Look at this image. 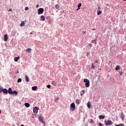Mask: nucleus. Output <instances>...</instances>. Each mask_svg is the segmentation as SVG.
<instances>
[{
    "label": "nucleus",
    "instance_id": "f257e3e1",
    "mask_svg": "<svg viewBox=\"0 0 126 126\" xmlns=\"http://www.w3.org/2000/svg\"><path fill=\"white\" fill-rule=\"evenodd\" d=\"M84 82L85 83L86 87L88 88L89 86H90V81H89V80L85 78L84 79Z\"/></svg>",
    "mask_w": 126,
    "mask_h": 126
},
{
    "label": "nucleus",
    "instance_id": "f03ea898",
    "mask_svg": "<svg viewBox=\"0 0 126 126\" xmlns=\"http://www.w3.org/2000/svg\"><path fill=\"white\" fill-rule=\"evenodd\" d=\"M104 124L106 126L112 125H113V122L111 120H106L104 121Z\"/></svg>",
    "mask_w": 126,
    "mask_h": 126
},
{
    "label": "nucleus",
    "instance_id": "7ed1b4c3",
    "mask_svg": "<svg viewBox=\"0 0 126 126\" xmlns=\"http://www.w3.org/2000/svg\"><path fill=\"white\" fill-rule=\"evenodd\" d=\"M38 11V14H42V13L44 12V8H40L37 10Z\"/></svg>",
    "mask_w": 126,
    "mask_h": 126
},
{
    "label": "nucleus",
    "instance_id": "20e7f679",
    "mask_svg": "<svg viewBox=\"0 0 126 126\" xmlns=\"http://www.w3.org/2000/svg\"><path fill=\"white\" fill-rule=\"evenodd\" d=\"M75 109V104H74V103H72L71 105H70V109L72 111L74 110Z\"/></svg>",
    "mask_w": 126,
    "mask_h": 126
},
{
    "label": "nucleus",
    "instance_id": "39448f33",
    "mask_svg": "<svg viewBox=\"0 0 126 126\" xmlns=\"http://www.w3.org/2000/svg\"><path fill=\"white\" fill-rule=\"evenodd\" d=\"M38 110L39 107L35 106L34 108H33V113H34L35 114H37Z\"/></svg>",
    "mask_w": 126,
    "mask_h": 126
},
{
    "label": "nucleus",
    "instance_id": "423d86ee",
    "mask_svg": "<svg viewBox=\"0 0 126 126\" xmlns=\"http://www.w3.org/2000/svg\"><path fill=\"white\" fill-rule=\"evenodd\" d=\"M3 93L4 94H7V93H8V92L7 91V89H3Z\"/></svg>",
    "mask_w": 126,
    "mask_h": 126
},
{
    "label": "nucleus",
    "instance_id": "0eeeda50",
    "mask_svg": "<svg viewBox=\"0 0 126 126\" xmlns=\"http://www.w3.org/2000/svg\"><path fill=\"white\" fill-rule=\"evenodd\" d=\"M38 120H39V121H40V122H42V123H43V124H45V122H44V121H43V118H42V117L39 116V117H38Z\"/></svg>",
    "mask_w": 126,
    "mask_h": 126
},
{
    "label": "nucleus",
    "instance_id": "6e6552de",
    "mask_svg": "<svg viewBox=\"0 0 126 126\" xmlns=\"http://www.w3.org/2000/svg\"><path fill=\"white\" fill-rule=\"evenodd\" d=\"M8 93L9 94H12V90L11 89V88H9L8 90Z\"/></svg>",
    "mask_w": 126,
    "mask_h": 126
},
{
    "label": "nucleus",
    "instance_id": "1a4fd4ad",
    "mask_svg": "<svg viewBox=\"0 0 126 126\" xmlns=\"http://www.w3.org/2000/svg\"><path fill=\"white\" fill-rule=\"evenodd\" d=\"M8 39V38L7 37V34H5L4 36V41H5V42H6Z\"/></svg>",
    "mask_w": 126,
    "mask_h": 126
},
{
    "label": "nucleus",
    "instance_id": "9d476101",
    "mask_svg": "<svg viewBox=\"0 0 126 126\" xmlns=\"http://www.w3.org/2000/svg\"><path fill=\"white\" fill-rule=\"evenodd\" d=\"M87 106L88 107V108H89V109H90V108L91 107V103H90V102H88L87 103Z\"/></svg>",
    "mask_w": 126,
    "mask_h": 126
},
{
    "label": "nucleus",
    "instance_id": "9b49d317",
    "mask_svg": "<svg viewBox=\"0 0 126 126\" xmlns=\"http://www.w3.org/2000/svg\"><path fill=\"white\" fill-rule=\"evenodd\" d=\"M24 25H25V23H24V21H22L20 25V26H21V27H23Z\"/></svg>",
    "mask_w": 126,
    "mask_h": 126
},
{
    "label": "nucleus",
    "instance_id": "f8f14e48",
    "mask_svg": "<svg viewBox=\"0 0 126 126\" xmlns=\"http://www.w3.org/2000/svg\"><path fill=\"white\" fill-rule=\"evenodd\" d=\"M121 118L122 121H124V119H125V115H124V113H121Z\"/></svg>",
    "mask_w": 126,
    "mask_h": 126
},
{
    "label": "nucleus",
    "instance_id": "ddd939ff",
    "mask_svg": "<svg viewBox=\"0 0 126 126\" xmlns=\"http://www.w3.org/2000/svg\"><path fill=\"white\" fill-rule=\"evenodd\" d=\"M32 90H33V91H36V90H37V87L36 86L32 87Z\"/></svg>",
    "mask_w": 126,
    "mask_h": 126
},
{
    "label": "nucleus",
    "instance_id": "4468645a",
    "mask_svg": "<svg viewBox=\"0 0 126 126\" xmlns=\"http://www.w3.org/2000/svg\"><path fill=\"white\" fill-rule=\"evenodd\" d=\"M120 68L121 67L120 66V65H117L115 67V70H119V69H120Z\"/></svg>",
    "mask_w": 126,
    "mask_h": 126
},
{
    "label": "nucleus",
    "instance_id": "2eb2a0df",
    "mask_svg": "<svg viewBox=\"0 0 126 126\" xmlns=\"http://www.w3.org/2000/svg\"><path fill=\"white\" fill-rule=\"evenodd\" d=\"M25 78H26V81L27 82H29V77H28V76H26Z\"/></svg>",
    "mask_w": 126,
    "mask_h": 126
},
{
    "label": "nucleus",
    "instance_id": "dca6fc26",
    "mask_svg": "<svg viewBox=\"0 0 126 126\" xmlns=\"http://www.w3.org/2000/svg\"><path fill=\"white\" fill-rule=\"evenodd\" d=\"M76 104H77V105H79V104H80V101L79 100V99H77L76 100Z\"/></svg>",
    "mask_w": 126,
    "mask_h": 126
},
{
    "label": "nucleus",
    "instance_id": "f3484780",
    "mask_svg": "<svg viewBox=\"0 0 126 126\" xmlns=\"http://www.w3.org/2000/svg\"><path fill=\"white\" fill-rule=\"evenodd\" d=\"M40 19L41 20H42V21H45V16H41L40 17Z\"/></svg>",
    "mask_w": 126,
    "mask_h": 126
},
{
    "label": "nucleus",
    "instance_id": "a211bd4d",
    "mask_svg": "<svg viewBox=\"0 0 126 126\" xmlns=\"http://www.w3.org/2000/svg\"><path fill=\"white\" fill-rule=\"evenodd\" d=\"M25 107H27V108H29L30 107V104L28 103H26L25 104Z\"/></svg>",
    "mask_w": 126,
    "mask_h": 126
},
{
    "label": "nucleus",
    "instance_id": "6ab92c4d",
    "mask_svg": "<svg viewBox=\"0 0 126 126\" xmlns=\"http://www.w3.org/2000/svg\"><path fill=\"white\" fill-rule=\"evenodd\" d=\"M26 51L27 53H31V49L30 48L27 49Z\"/></svg>",
    "mask_w": 126,
    "mask_h": 126
},
{
    "label": "nucleus",
    "instance_id": "aec40b11",
    "mask_svg": "<svg viewBox=\"0 0 126 126\" xmlns=\"http://www.w3.org/2000/svg\"><path fill=\"white\" fill-rule=\"evenodd\" d=\"M52 85H54V86H56L57 85V82L55 81H53L52 82Z\"/></svg>",
    "mask_w": 126,
    "mask_h": 126
},
{
    "label": "nucleus",
    "instance_id": "412c9836",
    "mask_svg": "<svg viewBox=\"0 0 126 126\" xmlns=\"http://www.w3.org/2000/svg\"><path fill=\"white\" fill-rule=\"evenodd\" d=\"M12 94H15V95L16 96V95H17V94H18L17 91H13L12 92Z\"/></svg>",
    "mask_w": 126,
    "mask_h": 126
},
{
    "label": "nucleus",
    "instance_id": "4be33fe9",
    "mask_svg": "<svg viewBox=\"0 0 126 126\" xmlns=\"http://www.w3.org/2000/svg\"><path fill=\"white\" fill-rule=\"evenodd\" d=\"M99 119H102V120H104L105 119V116L100 115Z\"/></svg>",
    "mask_w": 126,
    "mask_h": 126
},
{
    "label": "nucleus",
    "instance_id": "5701e85b",
    "mask_svg": "<svg viewBox=\"0 0 126 126\" xmlns=\"http://www.w3.org/2000/svg\"><path fill=\"white\" fill-rule=\"evenodd\" d=\"M14 60L15 62H18V60H19V57H16L14 58Z\"/></svg>",
    "mask_w": 126,
    "mask_h": 126
},
{
    "label": "nucleus",
    "instance_id": "b1692460",
    "mask_svg": "<svg viewBox=\"0 0 126 126\" xmlns=\"http://www.w3.org/2000/svg\"><path fill=\"white\" fill-rule=\"evenodd\" d=\"M3 92V88L2 87L0 88V93H1Z\"/></svg>",
    "mask_w": 126,
    "mask_h": 126
},
{
    "label": "nucleus",
    "instance_id": "393cba45",
    "mask_svg": "<svg viewBox=\"0 0 126 126\" xmlns=\"http://www.w3.org/2000/svg\"><path fill=\"white\" fill-rule=\"evenodd\" d=\"M21 81H22V79H21V78H19L17 80V82L19 83V82H21Z\"/></svg>",
    "mask_w": 126,
    "mask_h": 126
},
{
    "label": "nucleus",
    "instance_id": "a878e982",
    "mask_svg": "<svg viewBox=\"0 0 126 126\" xmlns=\"http://www.w3.org/2000/svg\"><path fill=\"white\" fill-rule=\"evenodd\" d=\"M101 13H102V11L99 10V11L97 12V15H100V14H101Z\"/></svg>",
    "mask_w": 126,
    "mask_h": 126
},
{
    "label": "nucleus",
    "instance_id": "bb28decb",
    "mask_svg": "<svg viewBox=\"0 0 126 126\" xmlns=\"http://www.w3.org/2000/svg\"><path fill=\"white\" fill-rule=\"evenodd\" d=\"M115 126H125L124 125H123V124H121L120 125H115Z\"/></svg>",
    "mask_w": 126,
    "mask_h": 126
},
{
    "label": "nucleus",
    "instance_id": "cd10ccee",
    "mask_svg": "<svg viewBox=\"0 0 126 126\" xmlns=\"http://www.w3.org/2000/svg\"><path fill=\"white\" fill-rule=\"evenodd\" d=\"M60 100V98L59 97L57 98H55V101H59Z\"/></svg>",
    "mask_w": 126,
    "mask_h": 126
},
{
    "label": "nucleus",
    "instance_id": "c85d7f7f",
    "mask_svg": "<svg viewBox=\"0 0 126 126\" xmlns=\"http://www.w3.org/2000/svg\"><path fill=\"white\" fill-rule=\"evenodd\" d=\"M78 8H80V7H81V3H79L78 5Z\"/></svg>",
    "mask_w": 126,
    "mask_h": 126
},
{
    "label": "nucleus",
    "instance_id": "c756f323",
    "mask_svg": "<svg viewBox=\"0 0 126 126\" xmlns=\"http://www.w3.org/2000/svg\"><path fill=\"white\" fill-rule=\"evenodd\" d=\"M91 66L92 68H94V64H93V63L91 64Z\"/></svg>",
    "mask_w": 126,
    "mask_h": 126
},
{
    "label": "nucleus",
    "instance_id": "7c9ffc66",
    "mask_svg": "<svg viewBox=\"0 0 126 126\" xmlns=\"http://www.w3.org/2000/svg\"><path fill=\"white\" fill-rule=\"evenodd\" d=\"M47 88H51V85H47Z\"/></svg>",
    "mask_w": 126,
    "mask_h": 126
},
{
    "label": "nucleus",
    "instance_id": "2f4dec72",
    "mask_svg": "<svg viewBox=\"0 0 126 126\" xmlns=\"http://www.w3.org/2000/svg\"><path fill=\"white\" fill-rule=\"evenodd\" d=\"M92 42L93 43H94V44H96V40H94L92 41Z\"/></svg>",
    "mask_w": 126,
    "mask_h": 126
},
{
    "label": "nucleus",
    "instance_id": "473e14b6",
    "mask_svg": "<svg viewBox=\"0 0 126 126\" xmlns=\"http://www.w3.org/2000/svg\"><path fill=\"white\" fill-rule=\"evenodd\" d=\"M28 9H29V8H28V7H26L25 8V10H28Z\"/></svg>",
    "mask_w": 126,
    "mask_h": 126
},
{
    "label": "nucleus",
    "instance_id": "72a5a7b5",
    "mask_svg": "<svg viewBox=\"0 0 126 126\" xmlns=\"http://www.w3.org/2000/svg\"><path fill=\"white\" fill-rule=\"evenodd\" d=\"M98 126H103V125H102V123H99Z\"/></svg>",
    "mask_w": 126,
    "mask_h": 126
},
{
    "label": "nucleus",
    "instance_id": "f704fd0d",
    "mask_svg": "<svg viewBox=\"0 0 126 126\" xmlns=\"http://www.w3.org/2000/svg\"><path fill=\"white\" fill-rule=\"evenodd\" d=\"M35 117H36V115H32V118H35Z\"/></svg>",
    "mask_w": 126,
    "mask_h": 126
},
{
    "label": "nucleus",
    "instance_id": "c9c22d12",
    "mask_svg": "<svg viewBox=\"0 0 126 126\" xmlns=\"http://www.w3.org/2000/svg\"><path fill=\"white\" fill-rule=\"evenodd\" d=\"M38 7H39V5H36V8H38Z\"/></svg>",
    "mask_w": 126,
    "mask_h": 126
},
{
    "label": "nucleus",
    "instance_id": "e433bc0d",
    "mask_svg": "<svg viewBox=\"0 0 126 126\" xmlns=\"http://www.w3.org/2000/svg\"><path fill=\"white\" fill-rule=\"evenodd\" d=\"M12 9H9V10H8V11H12Z\"/></svg>",
    "mask_w": 126,
    "mask_h": 126
},
{
    "label": "nucleus",
    "instance_id": "4c0bfd02",
    "mask_svg": "<svg viewBox=\"0 0 126 126\" xmlns=\"http://www.w3.org/2000/svg\"><path fill=\"white\" fill-rule=\"evenodd\" d=\"M16 73H19V71L17 70Z\"/></svg>",
    "mask_w": 126,
    "mask_h": 126
},
{
    "label": "nucleus",
    "instance_id": "58836bf2",
    "mask_svg": "<svg viewBox=\"0 0 126 126\" xmlns=\"http://www.w3.org/2000/svg\"><path fill=\"white\" fill-rule=\"evenodd\" d=\"M98 9H101V7H98Z\"/></svg>",
    "mask_w": 126,
    "mask_h": 126
},
{
    "label": "nucleus",
    "instance_id": "ea45409f",
    "mask_svg": "<svg viewBox=\"0 0 126 126\" xmlns=\"http://www.w3.org/2000/svg\"><path fill=\"white\" fill-rule=\"evenodd\" d=\"M82 92H83V93H84V94L85 93V92H84V90H83V91H82Z\"/></svg>",
    "mask_w": 126,
    "mask_h": 126
},
{
    "label": "nucleus",
    "instance_id": "a19ab883",
    "mask_svg": "<svg viewBox=\"0 0 126 126\" xmlns=\"http://www.w3.org/2000/svg\"><path fill=\"white\" fill-rule=\"evenodd\" d=\"M95 63H98V61H95Z\"/></svg>",
    "mask_w": 126,
    "mask_h": 126
},
{
    "label": "nucleus",
    "instance_id": "79ce46f5",
    "mask_svg": "<svg viewBox=\"0 0 126 126\" xmlns=\"http://www.w3.org/2000/svg\"><path fill=\"white\" fill-rule=\"evenodd\" d=\"M87 56H89V53H88L87 54Z\"/></svg>",
    "mask_w": 126,
    "mask_h": 126
},
{
    "label": "nucleus",
    "instance_id": "37998d69",
    "mask_svg": "<svg viewBox=\"0 0 126 126\" xmlns=\"http://www.w3.org/2000/svg\"><path fill=\"white\" fill-rule=\"evenodd\" d=\"M79 9H80V8H78V9H77V10L78 11Z\"/></svg>",
    "mask_w": 126,
    "mask_h": 126
},
{
    "label": "nucleus",
    "instance_id": "c03bdc74",
    "mask_svg": "<svg viewBox=\"0 0 126 126\" xmlns=\"http://www.w3.org/2000/svg\"><path fill=\"white\" fill-rule=\"evenodd\" d=\"M0 114H1V110H0Z\"/></svg>",
    "mask_w": 126,
    "mask_h": 126
},
{
    "label": "nucleus",
    "instance_id": "a18cd8bd",
    "mask_svg": "<svg viewBox=\"0 0 126 126\" xmlns=\"http://www.w3.org/2000/svg\"><path fill=\"white\" fill-rule=\"evenodd\" d=\"M56 8H57V7H58V5H56Z\"/></svg>",
    "mask_w": 126,
    "mask_h": 126
},
{
    "label": "nucleus",
    "instance_id": "49530a36",
    "mask_svg": "<svg viewBox=\"0 0 126 126\" xmlns=\"http://www.w3.org/2000/svg\"><path fill=\"white\" fill-rule=\"evenodd\" d=\"M81 96H82V94H81Z\"/></svg>",
    "mask_w": 126,
    "mask_h": 126
},
{
    "label": "nucleus",
    "instance_id": "de8ad7c7",
    "mask_svg": "<svg viewBox=\"0 0 126 126\" xmlns=\"http://www.w3.org/2000/svg\"><path fill=\"white\" fill-rule=\"evenodd\" d=\"M21 126H24V125H21Z\"/></svg>",
    "mask_w": 126,
    "mask_h": 126
},
{
    "label": "nucleus",
    "instance_id": "09e8293b",
    "mask_svg": "<svg viewBox=\"0 0 126 126\" xmlns=\"http://www.w3.org/2000/svg\"><path fill=\"white\" fill-rule=\"evenodd\" d=\"M124 1H126V0H123Z\"/></svg>",
    "mask_w": 126,
    "mask_h": 126
},
{
    "label": "nucleus",
    "instance_id": "8fccbe9b",
    "mask_svg": "<svg viewBox=\"0 0 126 126\" xmlns=\"http://www.w3.org/2000/svg\"><path fill=\"white\" fill-rule=\"evenodd\" d=\"M120 74H121V75H122V73H120Z\"/></svg>",
    "mask_w": 126,
    "mask_h": 126
},
{
    "label": "nucleus",
    "instance_id": "3c124183",
    "mask_svg": "<svg viewBox=\"0 0 126 126\" xmlns=\"http://www.w3.org/2000/svg\"><path fill=\"white\" fill-rule=\"evenodd\" d=\"M30 34H32V32H31Z\"/></svg>",
    "mask_w": 126,
    "mask_h": 126
},
{
    "label": "nucleus",
    "instance_id": "603ef678",
    "mask_svg": "<svg viewBox=\"0 0 126 126\" xmlns=\"http://www.w3.org/2000/svg\"><path fill=\"white\" fill-rule=\"evenodd\" d=\"M84 33H85V32H84Z\"/></svg>",
    "mask_w": 126,
    "mask_h": 126
}]
</instances>
